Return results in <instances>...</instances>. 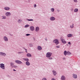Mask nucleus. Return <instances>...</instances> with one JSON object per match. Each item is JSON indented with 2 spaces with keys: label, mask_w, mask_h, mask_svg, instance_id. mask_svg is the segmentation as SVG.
<instances>
[{
  "label": "nucleus",
  "mask_w": 80,
  "mask_h": 80,
  "mask_svg": "<svg viewBox=\"0 0 80 80\" xmlns=\"http://www.w3.org/2000/svg\"><path fill=\"white\" fill-rule=\"evenodd\" d=\"M18 53L21 54V53H22V52H18Z\"/></svg>",
  "instance_id": "obj_41"
},
{
  "label": "nucleus",
  "mask_w": 80,
  "mask_h": 80,
  "mask_svg": "<svg viewBox=\"0 0 80 80\" xmlns=\"http://www.w3.org/2000/svg\"><path fill=\"white\" fill-rule=\"evenodd\" d=\"M51 10L52 12H54V8H52L51 9Z\"/></svg>",
  "instance_id": "obj_26"
},
{
  "label": "nucleus",
  "mask_w": 80,
  "mask_h": 80,
  "mask_svg": "<svg viewBox=\"0 0 80 80\" xmlns=\"http://www.w3.org/2000/svg\"><path fill=\"white\" fill-rule=\"evenodd\" d=\"M4 40H5V41L7 42L8 41V38H7L5 36L4 37Z\"/></svg>",
  "instance_id": "obj_10"
},
{
  "label": "nucleus",
  "mask_w": 80,
  "mask_h": 80,
  "mask_svg": "<svg viewBox=\"0 0 80 80\" xmlns=\"http://www.w3.org/2000/svg\"><path fill=\"white\" fill-rule=\"evenodd\" d=\"M0 67L2 68V69H3V70H5V64H3V63H1L0 64Z\"/></svg>",
  "instance_id": "obj_1"
},
{
  "label": "nucleus",
  "mask_w": 80,
  "mask_h": 80,
  "mask_svg": "<svg viewBox=\"0 0 80 80\" xmlns=\"http://www.w3.org/2000/svg\"><path fill=\"white\" fill-rule=\"evenodd\" d=\"M62 42L63 43H67V42L65 41V39H62Z\"/></svg>",
  "instance_id": "obj_7"
},
{
  "label": "nucleus",
  "mask_w": 80,
  "mask_h": 80,
  "mask_svg": "<svg viewBox=\"0 0 80 80\" xmlns=\"http://www.w3.org/2000/svg\"><path fill=\"white\" fill-rule=\"evenodd\" d=\"M74 2H77V0H74Z\"/></svg>",
  "instance_id": "obj_34"
},
{
  "label": "nucleus",
  "mask_w": 80,
  "mask_h": 80,
  "mask_svg": "<svg viewBox=\"0 0 80 80\" xmlns=\"http://www.w3.org/2000/svg\"><path fill=\"white\" fill-rule=\"evenodd\" d=\"M71 54V53L70 52H67V55H70Z\"/></svg>",
  "instance_id": "obj_22"
},
{
  "label": "nucleus",
  "mask_w": 80,
  "mask_h": 80,
  "mask_svg": "<svg viewBox=\"0 0 80 80\" xmlns=\"http://www.w3.org/2000/svg\"><path fill=\"white\" fill-rule=\"evenodd\" d=\"M67 52L66 51H65L64 52V55L65 56H66V55H67Z\"/></svg>",
  "instance_id": "obj_16"
},
{
  "label": "nucleus",
  "mask_w": 80,
  "mask_h": 80,
  "mask_svg": "<svg viewBox=\"0 0 80 80\" xmlns=\"http://www.w3.org/2000/svg\"><path fill=\"white\" fill-rule=\"evenodd\" d=\"M46 57L48 58H49L50 57H51L52 55V53L50 52H48L46 54Z\"/></svg>",
  "instance_id": "obj_2"
},
{
  "label": "nucleus",
  "mask_w": 80,
  "mask_h": 80,
  "mask_svg": "<svg viewBox=\"0 0 80 80\" xmlns=\"http://www.w3.org/2000/svg\"><path fill=\"white\" fill-rule=\"evenodd\" d=\"M23 60H24L25 61H27V62H28L29 59L28 58H23Z\"/></svg>",
  "instance_id": "obj_17"
},
{
  "label": "nucleus",
  "mask_w": 80,
  "mask_h": 80,
  "mask_svg": "<svg viewBox=\"0 0 80 80\" xmlns=\"http://www.w3.org/2000/svg\"><path fill=\"white\" fill-rule=\"evenodd\" d=\"M73 77L74 78H77V75L75 74H73Z\"/></svg>",
  "instance_id": "obj_8"
},
{
  "label": "nucleus",
  "mask_w": 80,
  "mask_h": 80,
  "mask_svg": "<svg viewBox=\"0 0 80 80\" xmlns=\"http://www.w3.org/2000/svg\"><path fill=\"white\" fill-rule=\"evenodd\" d=\"M13 67H14V68H17V66H14Z\"/></svg>",
  "instance_id": "obj_32"
},
{
  "label": "nucleus",
  "mask_w": 80,
  "mask_h": 80,
  "mask_svg": "<svg viewBox=\"0 0 80 80\" xmlns=\"http://www.w3.org/2000/svg\"><path fill=\"white\" fill-rule=\"evenodd\" d=\"M54 43H55L56 45H57L59 43L58 40L57 39H55L53 41Z\"/></svg>",
  "instance_id": "obj_3"
},
{
  "label": "nucleus",
  "mask_w": 80,
  "mask_h": 80,
  "mask_svg": "<svg viewBox=\"0 0 80 80\" xmlns=\"http://www.w3.org/2000/svg\"><path fill=\"white\" fill-rule=\"evenodd\" d=\"M18 22L19 23H20V22H22V20H21L20 19H19V20H18Z\"/></svg>",
  "instance_id": "obj_29"
},
{
  "label": "nucleus",
  "mask_w": 80,
  "mask_h": 80,
  "mask_svg": "<svg viewBox=\"0 0 80 80\" xmlns=\"http://www.w3.org/2000/svg\"><path fill=\"white\" fill-rule=\"evenodd\" d=\"M78 9L76 8L74 10V12H78Z\"/></svg>",
  "instance_id": "obj_24"
},
{
  "label": "nucleus",
  "mask_w": 80,
  "mask_h": 80,
  "mask_svg": "<svg viewBox=\"0 0 80 80\" xmlns=\"http://www.w3.org/2000/svg\"><path fill=\"white\" fill-rule=\"evenodd\" d=\"M39 30V28L38 27H37L36 28V31L38 32Z\"/></svg>",
  "instance_id": "obj_20"
},
{
  "label": "nucleus",
  "mask_w": 80,
  "mask_h": 80,
  "mask_svg": "<svg viewBox=\"0 0 80 80\" xmlns=\"http://www.w3.org/2000/svg\"><path fill=\"white\" fill-rule=\"evenodd\" d=\"M38 50H41L42 49V47H41L40 46H38Z\"/></svg>",
  "instance_id": "obj_14"
},
{
  "label": "nucleus",
  "mask_w": 80,
  "mask_h": 80,
  "mask_svg": "<svg viewBox=\"0 0 80 80\" xmlns=\"http://www.w3.org/2000/svg\"><path fill=\"white\" fill-rule=\"evenodd\" d=\"M30 34H27L26 35V36H29V35H30Z\"/></svg>",
  "instance_id": "obj_33"
},
{
  "label": "nucleus",
  "mask_w": 80,
  "mask_h": 80,
  "mask_svg": "<svg viewBox=\"0 0 80 80\" xmlns=\"http://www.w3.org/2000/svg\"><path fill=\"white\" fill-rule=\"evenodd\" d=\"M68 37H71L73 36V35L71 34H68L67 35Z\"/></svg>",
  "instance_id": "obj_15"
},
{
  "label": "nucleus",
  "mask_w": 80,
  "mask_h": 80,
  "mask_svg": "<svg viewBox=\"0 0 80 80\" xmlns=\"http://www.w3.org/2000/svg\"><path fill=\"white\" fill-rule=\"evenodd\" d=\"M2 19H5L6 18V17L4 16H2Z\"/></svg>",
  "instance_id": "obj_25"
},
{
  "label": "nucleus",
  "mask_w": 80,
  "mask_h": 80,
  "mask_svg": "<svg viewBox=\"0 0 80 80\" xmlns=\"http://www.w3.org/2000/svg\"><path fill=\"white\" fill-rule=\"evenodd\" d=\"M45 40H47V38H45Z\"/></svg>",
  "instance_id": "obj_42"
},
{
  "label": "nucleus",
  "mask_w": 80,
  "mask_h": 80,
  "mask_svg": "<svg viewBox=\"0 0 80 80\" xmlns=\"http://www.w3.org/2000/svg\"><path fill=\"white\" fill-rule=\"evenodd\" d=\"M11 65L12 67L14 66V64L13 62H11Z\"/></svg>",
  "instance_id": "obj_23"
},
{
  "label": "nucleus",
  "mask_w": 80,
  "mask_h": 80,
  "mask_svg": "<svg viewBox=\"0 0 80 80\" xmlns=\"http://www.w3.org/2000/svg\"><path fill=\"white\" fill-rule=\"evenodd\" d=\"M48 59H49V60H52V58H48Z\"/></svg>",
  "instance_id": "obj_35"
},
{
  "label": "nucleus",
  "mask_w": 80,
  "mask_h": 80,
  "mask_svg": "<svg viewBox=\"0 0 80 80\" xmlns=\"http://www.w3.org/2000/svg\"><path fill=\"white\" fill-rule=\"evenodd\" d=\"M25 49V50H27V49Z\"/></svg>",
  "instance_id": "obj_44"
},
{
  "label": "nucleus",
  "mask_w": 80,
  "mask_h": 80,
  "mask_svg": "<svg viewBox=\"0 0 80 80\" xmlns=\"http://www.w3.org/2000/svg\"><path fill=\"white\" fill-rule=\"evenodd\" d=\"M0 55H2L3 56H5L6 55V54L3 52H0Z\"/></svg>",
  "instance_id": "obj_9"
},
{
  "label": "nucleus",
  "mask_w": 80,
  "mask_h": 80,
  "mask_svg": "<svg viewBox=\"0 0 80 80\" xmlns=\"http://www.w3.org/2000/svg\"><path fill=\"white\" fill-rule=\"evenodd\" d=\"M15 62L17 63H18V64H22V62H21L20 61L16 60L15 61Z\"/></svg>",
  "instance_id": "obj_4"
},
{
  "label": "nucleus",
  "mask_w": 80,
  "mask_h": 80,
  "mask_svg": "<svg viewBox=\"0 0 80 80\" xmlns=\"http://www.w3.org/2000/svg\"><path fill=\"white\" fill-rule=\"evenodd\" d=\"M13 71H14V72H16V70H15V69H14L13 70Z\"/></svg>",
  "instance_id": "obj_40"
},
{
  "label": "nucleus",
  "mask_w": 80,
  "mask_h": 80,
  "mask_svg": "<svg viewBox=\"0 0 80 80\" xmlns=\"http://www.w3.org/2000/svg\"><path fill=\"white\" fill-rule=\"evenodd\" d=\"M26 52H27V50L26 51Z\"/></svg>",
  "instance_id": "obj_43"
},
{
  "label": "nucleus",
  "mask_w": 80,
  "mask_h": 80,
  "mask_svg": "<svg viewBox=\"0 0 80 80\" xmlns=\"http://www.w3.org/2000/svg\"><path fill=\"white\" fill-rule=\"evenodd\" d=\"M30 30H31V31H34V27H33V26H31L30 27Z\"/></svg>",
  "instance_id": "obj_5"
},
{
  "label": "nucleus",
  "mask_w": 80,
  "mask_h": 80,
  "mask_svg": "<svg viewBox=\"0 0 80 80\" xmlns=\"http://www.w3.org/2000/svg\"><path fill=\"white\" fill-rule=\"evenodd\" d=\"M57 48H59L60 47V46H56Z\"/></svg>",
  "instance_id": "obj_37"
},
{
  "label": "nucleus",
  "mask_w": 80,
  "mask_h": 80,
  "mask_svg": "<svg viewBox=\"0 0 80 80\" xmlns=\"http://www.w3.org/2000/svg\"><path fill=\"white\" fill-rule=\"evenodd\" d=\"M52 80H56L54 78H52Z\"/></svg>",
  "instance_id": "obj_39"
},
{
  "label": "nucleus",
  "mask_w": 80,
  "mask_h": 80,
  "mask_svg": "<svg viewBox=\"0 0 80 80\" xmlns=\"http://www.w3.org/2000/svg\"><path fill=\"white\" fill-rule=\"evenodd\" d=\"M68 44H69V45H71V42H68Z\"/></svg>",
  "instance_id": "obj_36"
},
{
  "label": "nucleus",
  "mask_w": 80,
  "mask_h": 80,
  "mask_svg": "<svg viewBox=\"0 0 80 80\" xmlns=\"http://www.w3.org/2000/svg\"><path fill=\"white\" fill-rule=\"evenodd\" d=\"M29 27V25H26L25 26V28H27V27Z\"/></svg>",
  "instance_id": "obj_27"
},
{
  "label": "nucleus",
  "mask_w": 80,
  "mask_h": 80,
  "mask_svg": "<svg viewBox=\"0 0 80 80\" xmlns=\"http://www.w3.org/2000/svg\"><path fill=\"white\" fill-rule=\"evenodd\" d=\"M50 20H51L52 21L55 20V18L53 17H52L50 18Z\"/></svg>",
  "instance_id": "obj_13"
},
{
  "label": "nucleus",
  "mask_w": 80,
  "mask_h": 80,
  "mask_svg": "<svg viewBox=\"0 0 80 80\" xmlns=\"http://www.w3.org/2000/svg\"><path fill=\"white\" fill-rule=\"evenodd\" d=\"M26 65H27L28 66H29V65H30V62H26Z\"/></svg>",
  "instance_id": "obj_18"
},
{
  "label": "nucleus",
  "mask_w": 80,
  "mask_h": 80,
  "mask_svg": "<svg viewBox=\"0 0 80 80\" xmlns=\"http://www.w3.org/2000/svg\"><path fill=\"white\" fill-rule=\"evenodd\" d=\"M61 79L62 80H65V76H62L61 77Z\"/></svg>",
  "instance_id": "obj_11"
},
{
  "label": "nucleus",
  "mask_w": 80,
  "mask_h": 80,
  "mask_svg": "<svg viewBox=\"0 0 80 80\" xmlns=\"http://www.w3.org/2000/svg\"><path fill=\"white\" fill-rule=\"evenodd\" d=\"M28 21H33V19H28Z\"/></svg>",
  "instance_id": "obj_30"
},
{
  "label": "nucleus",
  "mask_w": 80,
  "mask_h": 80,
  "mask_svg": "<svg viewBox=\"0 0 80 80\" xmlns=\"http://www.w3.org/2000/svg\"><path fill=\"white\" fill-rule=\"evenodd\" d=\"M10 15H11V13L9 12H8L6 13V15L8 17V16H10Z\"/></svg>",
  "instance_id": "obj_6"
},
{
  "label": "nucleus",
  "mask_w": 80,
  "mask_h": 80,
  "mask_svg": "<svg viewBox=\"0 0 80 80\" xmlns=\"http://www.w3.org/2000/svg\"><path fill=\"white\" fill-rule=\"evenodd\" d=\"M37 7V5H36V4H35L34 6V7L35 8V7Z\"/></svg>",
  "instance_id": "obj_38"
},
{
  "label": "nucleus",
  "mask_w": 80,
  "mask_h": 80,
  "mask_svg": "<svg viewBox=\"0 0 80 80\" xmlns=\"http://www.w3.org/2000/svg\"><path fill=\"white\" fill-rule=\"evenodd\" d=\"M42 80H47V79L46 78H42Z\"/></svg>",
  "instance_id": "obj_31"
},
{
  "label": "nucleus",
  "mask_w": 80,
  "mask_h": 80,
  "mask_svg": "<svg viewBox=\"0 0 80 80\" xmlns=\"http://www.w3.org/2000/svg\"><path fill=\"white\" fill-rule=\"evenodd\" d=\"M73 27H74V26H73V24H72V25L70 26L71 28H73Z\"/></svg>",
  "instance_id": "obj_28"
},
{
  "label": "nucleus",
  "mask_w": 80,
  "mask_h": 80,
  "mask_svg": "<svg viewBox=\"0 0 80 80\" xmlns=\"http://www.w3.org/2000/svg\"><path fill=\"white\" fill-rule=\"evenodd\" d=\"M27 57H32V55H31L30 53H28V54H27Z\"/></svg>",
  "instance_id": "obj_21"
},
{
  "label": "nucleus",
  "mask_w": 80,
  "mask_h": 80,
  "mask_svg": "<svg viewBox=\"0 0 80 80\" xmlns=\"http://www.w3.org/2000/svg\"><path fill=\"white\" fill-rule=\"evenodd\" d=\"M52 72L53 73V74L55 76L56 75V74H57V73H56V72L55 71H53Z\"/></svg>",
  "instance_id": "obj_19"
},
{
  "label": "nucleus",
  "mask_w": 80,
  "mask_h": 80,
  "mask_svg": "<svg viewBox=\"0 0 80 80\" xmlns=\"http://www.w3.org/2000/svg\"><path fill=\"white\" fill-rule=\"evenodd\" d=\"M4 9L6 10H10V8H8L7 7H6L4 8Z\"/></svg>",
  "instance_id": "obj_12"
}]
</instances>
